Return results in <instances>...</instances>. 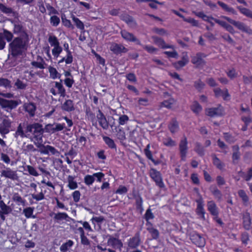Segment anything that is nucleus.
I'll list each match as a JSON object with an SVG mask.
<instances>
[{"label":"nucleus","mask_w":252,"mask_h":252,"mask_svg":"<svg viewBox=\"0 0 252 252\" xmlns=\"http://www.w3.org/2000/svg\"><path fill=\"white\" fill-rule=\"evenodd\" d=\"M30 38L14 37L8 45V59L14 60L25 55L28 50Z\"/></svg>","instance_id":"f257e3e1"},{"label":"nucleus","mask_w":252,"mask_h":252,"mask_svg":"<svg viewBox=\"0 0 252 252\" xmlns=\"http://www.w3.org/2000/svg\"><path fill=\"white\" fill-rule=\"evenodd\" d=\"M17 19V21L8 19L14 25L13 33L19 35L16 37L30 38L26 28L23 26L21 21Z\"/></svg>","instance_id":"f03ea898"},{"label":"nucleus","mask_w":252,"mask_h":252,"mask_svg":"<svg viewBox=\"0 0 252 252\" xmlns=\"http://www.w3.org/2000/svg\"><path fill=\"white\" fill-rule=\"evenodd\" d=\"M222 18L226 20L231 24L233 25L237 29L240 30L241 31L249 34H251L252 33V30L249 27L246 25V24H244V23L241 22L240 21H235L228 17L225 16H222Z\"/></svg>","instance_id":"7ed1b4c3"},{"label":"nucleus","mask_w":252,"mask_h":252,"mask_svg":"<svg viewBox=\"0 0 252 252\" xmlns=\"http://www.w3.org/2000/svg\"><path fill=\"white\" fill-rule=\"evenodd\" d=\"M13 37L12 32L7 30L3 29L2 32H0V50H2L5 47L6 42L4 40L10 43L12 41Z\"/></svg>","instance_id":"20e7f679"},{"label":"nucleus","mask_w":252,"mask_h":252,"mask_svg":"<svg viewBox=\"0 0 252 252\" xmlns=\"http://www.w3.org/2000/svg\"><path fill=\"white\" fill-rule=\"evenodd\" d=\"M21 103L20 100H8L0 97V106L4 109H15Z\"/></svg>","instance_id":"39448f33"},{"label":"nucleus","mask_w":252,"mask_h":252,"mask_svg":"<svg viewBox=\"0 0 252 252\" xmlns=\"http://www.w3.org/2000/svg\"><path fill=\"white\" fill-rule=\"evenodd\" d=\"M33 137H30L31 141H33V139H35V141H42V134L44 132V129L42 127V125L39 123H33Z\"/></svg>","instance_id":"423d86ee"},{"label":"nucleus","mask_w":252,"mask_h":252,"mask_svg":"<svg viewBox=\"0 0 252 252\" xmlns=\"http://www.w3.org/2000/svg\"><path fill=\"white\" fill-rule=\"evenodd\" d=\"M190 239L193 244L199 248H203L206 244L205 238L195 232L190 234Z\"/></svg>","instance_id":"0eeeda50"},{"label":"nucleus","mask_w":252,"mask_h":252,"mask_svg":"<svg viewBox=\"0 0 252 252\" xmlns=\"http://www.w3.org/2000/svg\"><path fill=\"white\" fill-rule=\"evenodd\" d=\"M188 140L185 136L181 140L179 143V151L181 160L186 161L188 153Z\"/></svg>","instance_id":"6e6552de"},{"label":"nucleus","mask_w":252,"mask_h":252,"mask_svg":"<svg viewBox=\"0 0 252 252\" xmlns=\"http://www.w3.org/2000/svg\"><path fill=\"white\" fill-rule=\"evenodd\" d=\"M223 108L220 104L217 107H212L205 109V114L210 117H218L222 115Z\"/></svg>","instance_id":"1a4fd4ad"},{"label":"nucleus","mask_w":252,"mask_h":252,"mask_svg":"<svg viewBox=\"0 0 252 252\" xmlns=\"http://www.w3.org/2000/svg\"><path fill=\"white\" fill-rule=\"evenodd\" d=\"M195 202L197 203V207L195 210L196 214L200 219L204 220H205V215L206 212L204 208L203 199L201 196L199 198L196 199Z\"/></svg>","instance_id":"9d476101"},{"label":"nucleus","mask_w":252,"mask_h":252,"mask_svg":"<svg viewBox=\"0 0 252 252\" xmlns=\"http://www.w3.org/2000/svg\"><path fill=\"white\" fill-rule=\"evenodd\" d=\"M150 176L152 179L156 182V185L160 188L164 186L161 174L154 168H151L150 170Z\"/></svg>","instance_id":"9b49d317"},{"label":"nucleus","mask_w":252,"mask_h":252,"mask_svg":"<svg viewBox=\"0 0 252 252\" xmlns=\"http://www.w3.org/2000/svg\"><path fill=\"white\" fill-rule=\"evenodd\" d=\"M4 118L0 124V133L1 134H7L9 132V128L11 126V121L8 119V116L3 115Z\"/></svg>","instance_id":"f8f14e48"},{"label":"nucleus","mask_w":252,"mask_h":252,"mask_svg":"<svg viewBox=\"0 0 252 252\" xmlns=\"http://www.w3.org/2000/svg\"><path fill=\"white\" fill-rule=\"evenodd\" d=\"M213 92L215 97L217 98L221 96L224 100H228L230 99V95L226 88L222 90L220 88H216L214 89Z\"/></svg>","instance_id":"ddd939ff"},{"label":"nucleus","mask_w":252,"mask_h":252,"mask_svg":"<svg viewBox=\"0 0 252 252\" xmlns=\"http://www.w3.org/2000/svg\"><path fill=\"white\" fill-rule=\"evenodd\" d=\"M0 176L12 180L18 181L19 179L16 171H13L10 168H6L5 169L1 170Z\"/></svg>","instance_id":"4468645a"},{"label":"nucleus","mask_w":252,"mask_h":252,"mask_svg":"<svg viewBox=\"0 0 252 252\" xmlns=\"http://www.w3.org/2000/svg\"><path fill=\"white\" fill-rule=\"evenodd\" d=\"M122 36L126 41L134 42L137 45H141L140 40L137 39L132 33L127 32L126 30H122L121 32Z\"/></svg>","instance_id":"2eb2a0df"},{"label":"nucleus","mask_w":252,"mask_h":252,"mask_svg":"<svg viewBox=\"0 0 252 252\" xmlns=\"http://www.w3.org/2000/svg\"><path fill=\"white\" fill-rule=\"evenodd\" d=\"M0 11L7 15H10L12 14V16H13L16 19L19 18V14L18 13L14 11L11 7H8L6 5L3 3L0 2Z\"/></svg>","instance_id":"dca6fc26"},{"label":"nucleus","mask_w":252,"mask_h":252,"mask_svg":"<svg viewBox=\"0 0 252 252\" xmlns=\"http://www.w3.org/2000/svg\"><path fill=\"white\" fill-rule=\"evenodd\" d=\"M243 226L247 230H249L252 227V218L251 214L248 212L244 213L242 215Z\"/></svg>","instance_id":"f3484780"},{"label":"nucleus","mask_w":252,"mask_h":252,"mask_svg":"<svg viewBox=\"0 0 252 252\" xmlns=\"http://www.w3.org/2000/svg\"><path fill=\"white\" fill-rule=\"evenodd\" d=\"M206 55L203 53L198 52L196 55L191 57V63L197 66L204 64L205 62L203 60V58L206 57Z\"/></svg>","instance_id":"a211bd4d"},{"label":"nucleus","mask_w":252,"mask_h":252,"mask_svg":"<svg viewBox=\"0 0 252 252\" xmlns=\"http://www.w3.org/2000/svg\"><path fill=\"white\" fill-rule=\"evenodd\" d=\"M63 47L64 50L66 51L67 53L66 58L63 57V58L59 62L58 64H60L64 61H65L66 64H70L73 62V56L72 55L71 52L69 49V45L67 43H64L63 44Z\"/></svg>","instance_id":"6ab92c4d"},{"label":"nucleus","mask_w":252,"mask_h":252,"mask_svg":"<svg viewBox=\"0 0 252 252\" xmlns=\"http://www.w3.org/2000/svg\"><path fill=\"white\" fill-rule=\"evenodd\" d=\"M108 237L109 238L107 241L108 245L112 246L114 249H119L121 250L123 246L121 241L110 235H108Z\"/></svg>","instance_id":"aec40b11"},{"label":"nucleus","mask_w":252,"mask_h":252,"mask_svg":"<svg viewBox=\"0 0 252 252\" xmlns=\"http://www.w3.org/2000/svg\"><path fill=\"white\" fill-rule=\"evenodd\" d=\"M207 210L210 214L213 216H219V210L215 202L213 201H209L207 204Z\"/></svg>","instance_id":"412c9836"},{"label":"nucleus","mask_w":252,"mask_h":252,"mask_svg":"<svg viewBox=\"0 0 252 252\" xmlns=\"http://www.w3.org/2000/svg\"><path fill=\"white\" fill-rule=\"evenodd\" d=\"M98 114L97 115L96 117L99 124L103 129H107L109 127V123L107 122L105 116L100 109H98Z\"/></svg>","instance_id":"4be33fe9"},{"label":"nucleus","mask_w":252,"mask_h":252,"mask_svg":"<svg viewBox=\"0 0 252 252\" xmlns=\"http://www.w3.org/2000/svg\"><path fill=\"white\" fill-rule=\"evenodd\" d=\"M112 51L115 54L119 55L122 53H126L128 50L123 45L114 43L110 47Z\"/></svg>","instance_id":"5701e85b"},{"label":"nucleus","mask_w":252,"mask_h":252,"mask_svg":"<svg viewBox=\"0 0 252 252\" xmlns=\"http://www.w3.org/2000/svg\"><path fill=\"white\" fill-rule=\"evenodd\" d=\"M140 243V235L139 233H136L135 235L130 238L128 243L129 247L132 249L136 248Z\"/></svg>","instance_id":"b1692460"},{"label":"nucleus","mask_w":252,"mask_h":252,"mask_svg":"<svg viewBox=\"0 0 252 252\" xmlns=\"http://www.w3.org/2000/svg\"><path fill=\"white\" fill-rule=\"evenodd\" d=\"M152 38L153 40L154 43L158 46L160 47L161 48H173V45H166L165 41L161 38L157 36H153Z\"/></svg>","instance_id":"393cba45"},{"label":"nucleus","mask_w":252,"mask_h":252,"mask_svg":"<svg viewBox=\"0 0 252 252\" xmlns=\"http://www.w3.org/2000/svg\"><path fill=\"white\" fill-rule=\"evenodd\" d=\"M61 109L66 112H71L75 110V107L73 102L71 99H67L62 105Z\"/></svg>","instance_id":"a878e982"},{"label":"nucleus","mask_w":252,"mask_h":252,"mask_svg":"<svg viewBox=\"0 0 252 252\" xmlns=\"http://www.w3.org/2000/svg\"><path fill=\"white\" fill-rule=\"evenodd\" d=\"M121 19L125 21L131 28H135L137 26L136 22L133 18L128 14H126L123 15Z\"/></svg>","instance_id":"bb28decb"},{"label":"nucleus","mask_w":252,"mask_h":252,"mask_svg":"<svg viewBox=\"0 0 252 252\" xmlns=\"http://www.w3.org/2000/svg\"><path fill=\"white\" fill-rule=\"evenodd\" d=\"M189 62V57L187 53H186L183 55L181 60L174 63V68H180L185 66Z\"/></svg>","instance_id":"cd10ccee"},{"label":"nucleus","mask_w":252,"mask_h":252,"mask_svg":"<svg viewBox=\"0 0 252 252\" xmlns=\"http://www.w3.org/2000/svg\"><path fill=\"white\" fill-rule=\"evenodd\" d=\"M24 108L26 111L29 113L31 117H33L35 114V111L36 110V106L34 103L30 102L29 103H25Z\"/></svg>","instance_id":"c85d7f7f"},{"label":"nucleus","mask_w":252,"mask_h":252,"mask_svg":"<svg viewBox=\"0 0 252 252\" xmlns=\"http://www.w3.org/2000/svg\"><path fill=\"white\" fill-rule=\"evenodd\" d=\"M194 14L199 18H201L203 21L208 22L210 20H213L216 23L217 20H220L219 19L214 18L212 16H208L204 14L202 11L200 12H193Z\"/></svg>","instance_id":"c756f323"},{"label":"nucleus","mask_w":252,"mask_h":252,"mask_svg":"<svg viewBox=\"0 0 252 252\" xmlns=\"http://www.w3.org/2000/svg\"><path fill=\"white\" fill-rule=\"evenodd\" d=\"M52 215H55L54 219L56 220H65L67 221L69 220H74L73 219L68 217L67 214L65 213H58L57 214L52 213V214H50V216H52Z\"/></svg>","instance_id":"7c9ffc66"},{"label":"nucleus","mask_w":252,"mask_h":252,"mask_svg":"<svg viewBox=\"0 0 252 252\" xmlns=\"http://www.w3.org/2000/svg\"><path fill=\"white\" fill-rule=\"evenodd\" d=\"M149 148L150 144H148L144 149V153L146 157L149 159L151 160L155 165L158 164L160 163L161 161L158 159L156 160L153 158L152 152L150 151Z\"/></svg>","instance_id":"2f4dec72"},{"label":"nucleus","mask_w":252,"mask_h":252,"mask_svg":"<svg viewBox=\"0 0 252 252\" xmlns=\"http://www.w3.org/2000/svg\"><path fill=\"white\" fill-rule=\"evenodd\" d=\"M217 3L220 5L225 11L230 12L234 15L237 14V11L231 7L228 6L226 3L221 1H218Z\"/></svg>","instance_id":"473e14b6"},{"label":"nucleus","mask_w":252,"mask_h":252,"mask_svg":"<svg viewBox=\"0 0 252 252\" xmlns=\"http://www.w3.org/2000/svg\"><path fill=\"white\" fill-rule=\"evenodd\" d=\"M42 141H34L33 143L35 145L39 148V150H37L38 151L40 152L41 154H49V152L47 150V145L45 146L43 144H42Z\"/></svg>","instance_id":"72a5a7b5"},{"label":"nucleus","mask_w":252,"mask_h":252,"mask_svg":"<svg viewBox=\"0 0 252 252\" xmlns=\"http://www.w3.org/2000/svg\"><path fill=\"white\" fill-rule=\"evenodd\" d=\"M216 23L220 25L222 27L225 28L227 31L229 32L232 34H234L235 33V31L233 28V27L227 23H226L225 21L221 20H217Z\"/></svg>","instance_id":"f704fd0d"},{"label":"nucleus","mask_w":252,"mask_h":252,"mask_svg":"<svg viewBox=\"0 0 252 252\" xmlns=\"http://www.w3.org/2000/svg\"><path fill=\"white\" fill-rule=\"evenodd\" d=\"M213 163L219 169L221 170L223 169L224 164L215 155L212 156Z\"/></svg>","instance_id":"c9c22d12"},{"label":"nucleus","mask_w":252,"mask_h":252,"mask_svg":"<svg viewBox=\"0 0 252 252\" xmlns=\"http://www.w3.org/2000/svg\"><path fill=\"white\" fill-rule=\"evenodd\" d=\"M233 154L232 158L233 162L234 163L236 160L239 159L240 158V153L239 152V147L238 145H234L232 146Z\"/></svg>","instance_id":"e433bc0d"},{"label":"nucleus","mask_w":252,"mask_h":252,"mask_svg":"<svg viewBox=\"0 0 252 252\" xmlns=\"http://www.w3.org/2000/svg\"><path fill=\"white\" fill-rule=\"evenodd\" d=\"M237 8L242 14L252 19V11L250 9L242 6H237Z\"/></svg>","instance_id":"4c0bfd02"},{"label":"nucleus","mask_w":252,"mask_h":252,"mask_svg":"<svg viewBox=\"0 0 252 252\" xmlns=\"http://www.w3.org/2000/svg\"><path fill=\"white\" fill-rule=\"evenodd\" d=\"M194 151L200 156L203 157L205 155V149L203 146L199 142L195 143Z\"/></svg>","instance_id":"58836bf2"},{"label":"nucleus","mask_w":252,"mask_h":252,"mask_svg":"<svg viewBox=\"0 0 252 252\" xmlns=\"http://www.w3.org/2000/svg\"><path fill=\"white\" fill-rule=\"evenodd\" d=\"M75 176L69 175L67 178V181L68 182V187L71 189H74L78 187L77 183L74 180Z\"/></svg>","instance_id":"ea45409f"},{"label":"nucleus","mask_w":252,"mask_h":252,"mask_svg":"<svg viewBox=\"0 0 252 252\" xmlns=\"http://www.w3.org/2000/svg\"><path fill=\"white\" fill-rule=\"evenodd\" d=\"M190 109L193 113L197 115L202 111V107L197 101H194L191 105Z\"/></svg>","instance_id":"a19ab883"},{"label":"nucleus","mask_w":252,"mask_h":252,"mask_svg":"<svg viewBox=\"0 0 252 252\" xmlns=\"http://www.w3.org/2000/svg\"><path fill=\"white\" fill-rule=\"evenodd\" d=\"M62 80H60V82H55V87L58 89V93L61 96L64 97L66 94L65 90L62 84Z\"/></svg>","instance_id":"79ce46f5"},{"label":"nucleus","mask_w":252,"mask_h":252,"mask_svg":"<svg viewBox=\"0 0 252 252\" xmlns=\"http://www.w3.org/2000/svg\"><path fill=\"white\" fill-rule=\"evenodd\" d=\"M103 139L105 143L107 145L109 148L112 149H116V145L114 140L108 136H103Z\"/></svg>","instance_id":"37998d69"},{"label":"nucleus","mask_w":252,"mask_h":252,"mask_svg":"<svg viewBox=\"0 0 252 252\" xmlns=\"http://www.w3.org/2000/svg\"><path fill=\"white\" fill-rule=\"evenodd\" d=\"M239 197L242 199L244 204L247 205L248 203L249 198L245 191L243 189H240L238 191Z\"/></svg>","instance_id":"c03bdc74"},{"label":"nucleus","mask_w":252,"mask_h":252,"mask_svg":"<svg viewBox=\"0 0 252 252\" xmlns=\"http://www.w3.org/2000/svg\"><path fill=\"white\" fill-rule=\"evenodd\" d=\"M210 191L215 197L218 200H220L222 197L221 191L218 189L217 187L210 188Z\"/></svg>","instance_id":"a18cd8bd"},{"label":"nucleus","mask_w":252,"mask_h":252,"mask_svg":"<svg viewBox=\"0 0 252 252\" xmlns=\"http://www.w3.org/2000/svg\"><path fill=\"white\" fill-rule=\"evenodd\" d=\"M73 21L77 28L81 30H84V25L83 23L78 18L76 17L74 15H71Z\"/></svg>","instance_id":"49530a36"},{"label":"nucleus","mask_w":252,"mask_h":252,"mask_svg":"<svg viewBox=\"0 0 252 252\" xmlns=\"http://www.w3.org/2000/svg\"><path fill=\"white\" fill-rule=\"evenodd\" d=\"M61 19L62 23L64 26L68 28H70L71 29H74V26L71 24L70 21L66 18V16L64 14H62Z\"/></svg>","instance_id":"de8ad7c7"},{"label":"nucleus","mask_w":252,"mask_h":252,"mask_svg":"<svg viewBox=\"0 0 252 252\" xmlns=\"http://www.w3.org/2000/svg\"><path fill=\"white\" fill-rule=\"evenodd\" d=\"M48 41L50 43L51 46L55 47L60 45V43L58 38L54 35H50L49 37Z\"/></svg>","instance_id":"09e8293b"},{"label":"nucleus","mask_w":252,"mask_h":252,"mask_svg":"<svg viewBox=\"0 0 252 252\" xmlns=\"http://www.w3.org/2000/svg\"><path fill=\"white\" fill-rule=\"evenodd\" d=\"M205 86L204 83H203L200 79L198 81H196L194 83V88L199 92H201Z\"/></svg>","instance_id":"8fccbe9b"},{"label":"nucleus","mask_w":252,"mask_h":252,"mask_svg":"<svg viewBox=\"0 0 252 252\" xmlns=\"http://www.w3.org/2000/svg\"><path fill=\"white\" fill-rule=\"evenodd\" d=\"M73 245V242L72 240H68L61 246L60 250L63 252H66L68 250V247H71Z\"/></svg>","instance_id":"3c124183"},{"label":"nucleus","mask_w":252,"mask_h":252,"mask_svg":"<svg viewBox=\"0 0 252 252\" xmlns=\"http://www.w3.org/2000/svg\"><path fill=\"white\" fill-rule=\"evenodd\" d=\"M147 230L151 234L153 239H157L158 238L159 232L157 229L153 227H148L147 228Z\"/></svg>","instance_id":"603ef678"},{"label":"nucleus","mask_w":252,"mask_h":252,"mask_svg":"<svg viewBox=\"0 0 252 252\" xmlns=\"http://www.w3.org/2000/svg\"><path fill=\"white\" fill-rule=\"evenodd\" d=\"M85 112L88 119L93 123L95 121V114L91 110L89 107L86 109Z\"/></svg>","instance_id":"864d4df0"},{"label":"nucleus","mask_w":252,"mask_h":252,"mask_svg":"<svg viewBox=\"0 0 252 252\" xmlns=\"http://www.w3.org/2000/svg\"><path fill=\"white\" fill-rule=\"evenodd\" d=\"M94 175H87L84 178V182L87 185L90 186L94 182Z\"/></svg>","instance_id":"5fc2aeb1"},{"label":"nucleus","mask_w":252,"mask_h":252,"mask_svg":"<svg viewBox=\"0 0 252 252\" xmlns=\"http://www.w3.org/2000/svg\"><path fill=\"white\" fill-rule=\"evenodd\" d=\"M11 82L6 78H0V86H3L5 88H11Z\"/></svg>","instance_id":"6e6d98bb"},{"label":"nucleus","mask_w":252,"mask_h":252,"mask_svg":"<svg viewBox=\"0 0 252 252\" xmlns=\"http://www.w3.org/2000/svg\"><path fill=\"white\" fill-rule=\"evenodd\" d=\"M224 138L228 143H234L235 141V138L231 134L228 132L223 133Z\"/></svg>","instance_id":"4d7b16f0"},{"label":"nucleus","mask_w":252,"mask_h":252,"mask_svg":"<svg viewBox=\"0 0 252 252\" xmlns=\"http://www.w3.org/2000/svg\"><path fill=\"white\" fill-rule=\"evenodd\" d=\"M15 86H16L17 89H18L25 90L27 86V84L24 83L19 79H17L15 83Z\"/></svg>","instance_id":"13d9d810"},{"label":"nucleus","mask_w":252,"mask_h":252,"mask_svg":"<svg viewBox=\"0 0 252 252\" xmlns=\"http://www.w3.org/2000/svg\"><path fill=\"white\" fill-rule=\"evenodd\" d=\"M226 74L230 79H233L237 76L238 73L236 71L235 69L232 68L226 72Z\"/></svg>","instance_id":"bf43d9fd"},{"label":"nucleus","mask_w":252,"mask_h":252,"mask_svg":"<svg viewBox=\"0 0 252 252\" xmlns=\"http://www.w3.org/2000/svg\"><path fill=\"white\" fill-rule=\"evenodd\" d=\"M12 199L15 202H19L23 205H25V200H23L22 197L19 195L18 193H15L14 194L12 197Z\"/></svg>","instance_id":"052dcab7"},{"label":"nucleus","mask_w":252,"mask_h":252,"mask_svg":"<svg viewBox=\"0 0 252 252\" xmlns=\"http://www.w3.org/2000/svg\"><path fill=\"white\" fill-rule=\"evenodd\" d=\"M15 135H20L22 137H28L29 134L26 135L25 134L23 127L22 126V124H20L17 127V129L16 131Z\"/></svg>","instance_id":"680f3d73"},{"label":"nucleus","mask_w":252,"mask_h":252,"mask_svg":"<svg viewBox=\"0 0 252 252\" xmlns=\"http://www.w3.org/2000/svg\"><path fill=\"white\" fill-rule=\"evenodd\" d=\"M190 179L192 183L194 185H198L200 184L198 176L197 173H193L191 174Z\"/></svg>","instance_id":"e2e57ef3"},{"label":"nucleus","mask_w":252,"mask_h":252,"mask_svg":"<svg viewBox=\"0 0 252 252\" xmlns=\"http://www.w3.org/2000/svg\"><path fill=\"white\" fill-rule=\"evenodd\" d=\"M63 48L61 46H58L54 48L52 50V54L55 57H59L60 53L62 52Z\"/></svg>","instance_id":"0e129e2a"},{"label":"nucleus","mask_w":252,"mask_h":252,"mask_svg":"<svg viewBox=\"0 0 252 252\" xmlns=\"http://www.w3.org/2000/svg\"><path fill=\"white\" fill-rule=\"evenodd\" d=\"M33 210L34 208L32 207H28L24 209L23 213H24L26 218H29L32 217Z\"/></svg>","instance_id":"69168bd1"},{"label":"nucleus","mask_w":252,"mask_h":252,"mask_svg":"<svg viewBox=\"0 0 252 252\" xmlns=\"http://www.w3.org/2000/svg\"><path fill=\"white\" fill-rule=\"evenodd\" d=\"M60 22V18L57 16H53L51 17L50 23L52 26L57 27Z\"/></svg>","instance_id":"338daca9"},{"label":"nucleus","mask_w":252,"mask_h":252,"mask_svg":"<svg viewBox=\"0 0 252 252\" xmlns=\"http://www.w3.org/2000/svg\"><path fill=\"white\" fill-rule=\"evenodd\" d=\"M246 181H249L252 178V167L250 168L247 174H244L243 177Z\"/></svg>","instance_id":"774afa93"}]
</instances>
